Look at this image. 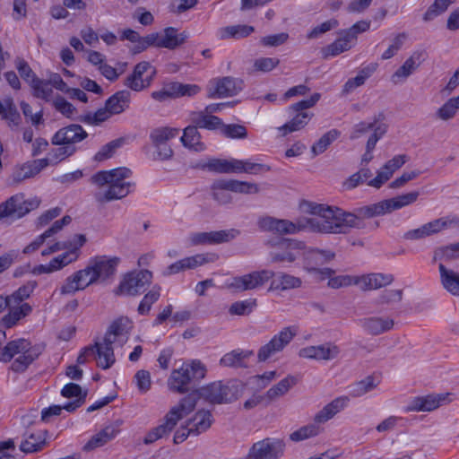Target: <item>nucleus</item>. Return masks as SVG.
Masks as SVG:
<instances>
[{"instance_id": "obj_16", "label": "nucleus", "mask_w": 459, "mask_h": 459, "mask_svg": "<svg viewBox=\"0 0 459 459\" xmlns=\"http://www.w3.org/2000/svg\"><path fill=\"white\" fill-rule=\"evenodd\" d=\"M274 275L275 273L272 270L253 271L249 273L234 277L230 287L238 291L260 289L273 278Z\"/></svg>"}, {"instance_id": "obj_43", "label": "nucleus", "mask_w": 459, "mask_h": 459, "mask_svg": "<svg viewBox=\"0 0 459 459\" xmlns=\"http://www.w3.org/2000/svg\"><path fill=\"white\" fill-rule=\"evenodd\" d=\"M438 270L444 289L455 296H459V273L447 269L442 263L439 264Z\"/></svg>"}, {"instance_id": "obj_58", "label": "nucleus", "mask_w": 459, "mask_h": 459, "mask_svg": "<svg viewBox=\"0 0 459 459\" xmlns=\"http://www.w3.org/2000/svg\"><path fill=\"white\" fill-rule=\"evenodd\" d=\"M59 147L52 149L48 152V157L45 158L48 160L49 164H57L65 159L74 155L77 148L66 145H58Z\"/></svg>"}, {"instance_id": "obj_39", "label": "nucleus", "mask_w": 459, "mask_h": 459, "mask_svg": "<svg viewBox=\"0 0 459 459\" xmlns=\"http://www.w3.org/2000/svg\"><path fill=\"white\" fill-rule=\"evenodd\" d=\"M112 344L103 339L102 342H96L93 345L95 347L94 359H97L98 366L103 369L111 368L116 361Z\"/></svg>"}, {"instance_id": "obj_14", "label": "nucleus", "mask_w": 459, "mask_h": 459, "mask_svg": "<svg viewBox=\"0 0 459 459\" xmlns=\"http://www.w3.org/2000/svg\"><path fill=\"white\" fill-rule=\"evenodd\" d=\"M297 329L294 326H288L275 334L266 344L263 345L258 352L257 359L260 362L266 361L274 354L283 351V349L296 336Z\"/></svg>"}, {"instance_id": "obj_47", "label": "nucleus", "mask_w": 459, "mask_h": 459, "mask_svg": "<svg viewBox=\"0 0 459 459\" xmlns=\"http://www.w3.org/2000/svg\"><path fill=\"white\" fill-rule=\"evenodd\" d=\"M46 445V431L31 433L21 443L20 449L26 453H34L43 449Z\"/></svg>"}, {"instance_id": "obj_23", "label": "nucleus", "mask_w": 459, "mask_h": 459, "mask_svg": "<svg viewBox=\"0 0 459 459\" xmlns=\"http://www.w3.org/2000/svg\"><path fill=\"white\" fill-rule=\"evenodd\" d=\"M243 89V81L233 77H223L211 82L209 98H227L237 95Z\"/></svg>"}, {"instance_id": "obj_22", "label": "nucleus", "mask_w": 459, "mask_h": 459, "mask_svg": "<svg viewBox=\"0 0 459 459\" xmlns=\"http://www.w3.org/2000/svg\"><path fill=\"white\" fill-rule=\"evenodd\" d=\"M87 136L88 134L82 126L72 124L60 128L53 135L51 142L54 145L76 147L75 145L87 138Z\"/></svg>"}, {"instance_id": "obj_62", "label": "nucleus", "mask_w": 459, "mask_h": 459, "mask_svg": "<svg viewBox=\"0 0 459 459\" xmlns=\"http://www.w3.org/2000/svg\"><path fill=\"white\" fill-rule=\"evenodd\" d=\"M256 307L255 299H248L241 301L234 302L230 307V313L231 315L244 316L250 314Z\"/></svg>"}, {"instance_id": "obj_41", "label": "nucleus", "mask_w": 459, "mask_h": 459, "mask_svg": "<svg viewBox=\"0 0 459 459\" xmlns=\"http://www.w3.org/2000/svg\"><path fill=\"white\" fill-rule=\"evenodd\" d=\"M119 432V429L115 425H108L102 429L100 432L91 437V438L84 446V449L89 451L97 447L103 446L112 439H114Z\"/></svg>"}, {"instance_id": "obj_7", "label": "nucleus", "mask_w": 459, "mask_h": 459, "mask_svg": "<svg viewBox=\"0 0 459 459\" xmlns=\"http://www.w3.org/2000/svg\"><path fill=\"white\" fill-rule=\"evenodd\" d=\"M266 246L270 248L271 263L292 264L303 255L306 245L304 242L292 238L269 240Z\"/></svg>"}, {"instance_id": "obj_4", "label": "nucleus", "mask_w": 459, "mask_h": 459, "mask_svg": "<svg viewBox=\"0 0 459 459\" xmlns=\"http://www.w3.org/2000/svg\"><path fill=\"white\" fill-rule=\"evenodd\" d=\"M40 353L39 346H32L27 339L20 338L7 342L3 348L0 351V362L6 363L16 357L10 369L15 373H22L39 358Z\"/></svg>"}, {"instance_id": "obj_53", "label": "nucleus", "mask_w": 459, "mask_h": 459, "mask_svg": "<svg viewBox=\"0 0 459 459\" xmlns=\"http://www.w3.org/2000/svg\"><path fill=\"white\" fill-rule=\"evenodd\" d=\"M459 110V95L448 99L436 112V116L442 121L453 119Z\"/></svg>"}, {"instance_id": "obj_1", "label": "nucleus", "mask_w": 459, "mask_h": 459, "mask_svg": "<svg viewBox=\"0 0 459 459\" xmlns=\"http://www.w3.org/2000/svg\"><path fill=\"white\" fill-rule=\"evenodd\" d=\"M302 208L313 215L310 218H300L302 231L310 230L323 234H347L351 229L347 212L338 207L306 202Z\"/></svg>"}, {"instance_id": "obj_45", "label": "nucleus", "mask_w": 459, "mask_h": 459, "mask_svg": "<svg viewBox=\"0 0 459 459\" xmlns=\"http://www.w3.org/2000/svg\"><path fill=\"white\" fill-rule=\"evenodd\" d=\"M164 89L167 91L170 99H176L183 96H194L200 91V87L195 84H184L178 82H172L165 84Z\"/></svg>"}, {"instance_id": "obj_52", "label": "nucleus", "mask_w": 459, "mask_h": 459, "mask_svg": "<svg viewBox=\"0 0 459 459\" xmlns=\"http://www.w3.org/2000/svg\"><path fill=\"white\" fill-rule=\"evenodd\" d=\"M420 195V193L418 191L410 192L407 194H403L401 195H398L396 197L385 200L387 207L388 213L394 211L401 209L404 206H407L411 204H413L416 202Z\"/></svg>"}, {"instance_id": "obj_64", "label": "nucleus", "mask_w": 459, "mask_h": 459, "mask_svg": "<svg viewBox=\"0 0 459 459\" xmlns=\"http://www.w3.org/2000/svg\"><path fill=\"white\" fill-rule=\"evenodd\" d=\"M459 258V255L455 250L452 244L437 247L434 251L433 259L435 261H452Z\"/></svg>"}, {"instance_id": "obj_5", "label": "nucleus", "mask_w": 459, "mask_h": 459, "mask_svg": "<svg viewBox=\"0 0 459 459\" xmlns=\"http://www.w3.org/2000/svg\"><path fill=\"white\" fill-rule=\"evenodd\" d=\"M197 403V395L190 394L182 398L179 403L172 407L164 417V421L152 429L144 437L143 443L152 444L158 439L169 436L178 422L194 411Z\"/></svg>"}, {"instance_id": "obj_40", "label": "nucleus", "mask_w": 459, "mask_h": 459, "mask_svg": "<svg viewBox=\"0 0 459 459\" xmlns=\"http://www.w3.org/2000/svg\"><path fill=\"white\" fill-rule=\"evenodd\" d=\"M131 93L126 90L118 91L110 96L105 102L109 113L119 115L129 108Z\"/></svg>"}, {"instance_id": "obj_8", "label": "nucleus", "mask_w": 459, "mask_h": 459, "mask_svg": "<svg viewBox=\"0 0 459 459\" xmlns=\"http://www.w3.org/2000/svg\"><path fill=\"white\" fill-rule=\"evenodd\" d=\"M320 97L319 93H314L309 99L300 100L289 107V113L292 116V118L278 128L279 131L282 132V135L299 131L308 124L313 113L308 112L307 109L314 107Z\"/></svg>"}, {"instance_id": "obj_33", "label": "nucleus", "mask_w": 459, "mask_h": 459, "mask_svg": "<svg viewBox=\"0 0 459 459\" xmlns=\"http://www.w3.org/2000/svg\"><path fill=\"white\" fill-rule=\"evenodd\" d=\"M347 396H339L324 406L314 417L316 425L323 424L333 419L337 413L344 410L349 404Z\"/></svg>"}, {"instance_id": "obj_61", "label": "nucleus", "mask_w": 459, "mask_h": 459, "mask_svg": "<svg viewBox=\"0 0 459 459\" xmlns=\"http://www.w3.org/2000/svg\"><path fill=\"white\" fill-rule=\"evenodd\" d=\"M193 122L197 127L206 129H215L221 125V120L216 116L201 112L196 114L193 118Z\"/></svg>"}, {"instance_id": "obj_35", "label": "nucleus", "mask_w": 459, "mask_h": 459, "mask_svg": "<svg viewBox=\"0 0 459 459\" xmlns=\"http://www.w3.org/2000/svg\"><path fill=\"white\" fill-rule=\"evenodd\" d=\"M47 166H48V160L46 159L28 161L14 170L13 174V180L15 183H20L25 179L33 178Z\"/></svg>"}, {"instance_id": "obj_38", "label": "nucleus", "mask_w": 459, "mask_h": 459, "mask_svg": "<svg viewBox=\"0 0 459 459\" xmlns=\"http://www.w3.org/2000/svg\"><path fill=\"white\" fill-rule=\"evenodd\" d=\"M338 35L339 37L336 40L322 49V53L325 58L336 56L345 51L350 50L355 45L356 42L352 39V36L345 34L343 30H340Z\"/></svg>"}, {"instance_id": "obj_42", "label": "nucleus", "mask_w": 459, "mask_h": 459, "mask_svg": "<svg viewBox=\"0 0 459 459\" xmlns=\"http://www.w3.org/2000/svg\"><path fill=\"white\" fill-rule=\"evenodd\" d=\"M197 128L195 125L186 127L180 141L186 148L199 152L204 151L206 147L201 142V135Z\"/></svg>"}, {"instance_id": "obj_10", "label": "nucleus", "mask_w": 459, "mask_h": 459, "mask_svg": "<svg viewBox=\"0 0 459 459\" xmlns=\"http://www.w3.org/2000/svg\"><path fill=\"white\" fill-rule=\"evenodd\" d=\"M40 200L37 197L25 200L22 194L13 195L0 204V219L11 217L20 219L39 207Z\"/></svg>"}, {"instance_id": "obj_30", "label": "nucleus", "mask_w": 459, "mask_h": 459, "mask_svg": "<svg viewBox=\"0 0 459 459\" xmlns=\"http://www.w3.org/2000/svg\"><path fill=\"white\" fill-rule=\"evenodd\" d=\"M303 256L305 258V269L308 273H312L335 257V253L332 250L310 249L304 250Z\"/></svg>"}, {"instance_id": "obj_37", "label": "nucleus", "mask_w": 459, "mask_h": 459, "mask_svg": "<svg viewBox=\"0 0 459 459\" xmlns=\"http://www.w3.org/2000/svg\"><path fill=\"white\" fill-rule=\"evenodd\" d=\"M394 281L392 274L385 273H368L361 276H358V284L362 290H372L380 289L382 287L391 284Z\"/></svg>"}, {"instance_id": "obj_59", "label": "nucleus", "mask_w": 459, "mask_h": 459, "mask_svg": "<svg viewBox=\"0 0 459 459\" xmlns=\"http://www.w3.org/2000/svg\"><path fill=\"white\" fill-rule=\"evenodd\" d=\"M456 0H435L423 15L425 22H430L445 13Z\"/></svg>"}, {"instance_id": "obj_57", "label": "nucleus", "mask_w": 459, "mask_h": 459, "mask_svg": "<svg viewBox=\"0 0 459 459\" xmlns=\"http://www.w3.org/2000/svg\"><path fill=\"white\" fill-rule=\"evenodd\" d=\"M160 286L155 285L144 295L137 308L140 315L149 314L152 304L158 301L160 297Z\"/></svg>"}, {"instance_id": "obj_25", "label": "nucleus", "mask_w": 459, "mask_h": 459, "mask_svg": "<svg viewBox=\"0 0 459 459\" xmlns=\"http://www.w3.org/2000/svg\"><path fill=\"white\" fill-rule=\"evenodd\" d=\"M132 328L133 322L128 317H120L110 325L104 339L108 342H117L122 346L127 342Z\"/></svg>"}, {"instance_id": "obj_34", "label": "nucleus", "mask_w": 459, "mask_h": 459, "mask_svg": "<svg viewBox=\"0 0 459 459\" xmlns=\"http://www.w3.org/2000/svg\"><path fill=\"white\" fill-rule=\"evenodd\" d=\"M187 38L186 31L178 33L176 28L168 27L163 30L162 34L158 33L156 47L175 49L184 44Z\"/></svg>"}, {"instance_id": "obj_2", "label": "nucleus", "mask_w": 459, "mask_h": 459, "mask_svg": "<svg viewBox=\"0 0 459 459\" xmlns=\"http://www.w3.org/2000/svg\"><path fill=\"white\" fill-rule=\"evenodd\" d=\"M120 258L117 256L98 255L91 258L88 265L67 277L60 288L62 295L74 294L97 281H105L113 276Z\"/></svg>"}, {"instance_id": "obj_28", "label": "nucleus", "mask_w": 459, "mask_h": 459, "mask_svg": "<svg viewBox=\"0 0 459 459\" xmlns=\"http://www.w3.org/2000/svg\"><path fill=\"white\" fill-rule=\"evenodd\" d=\"M74 244L70 247V248H67L68 251L51 260V266L54 267L56 271L62 269L78 259L79 250L86 242V238L84 235L77 234L74 235Z\"/></svg>"}, {"instance_id": "obj_6", "label": "nucleus", "mask_w": 459, "mask_h": 459, "mask_svg": "<svg viewBox=\"0 0 459 459\" xmlns=\"http://www.w3.org/2000/svg\"><path fill=\"white\" fill-rule=\"evenodd\" d=\"M205 374L206 368L200 360L184 363L180 368L172 370L168 378V387L175 393H187L195 385V382L205 377Z\"/></svg>"}, {"instance_id": "obj_26", "label": "nucleus", "mask_w": 459, "mask_h": 459, "mask_svg": "<svg viewBox=\"0 0 459 459\" xmlns=\"http://www.w3.org/2000/svg\"><path fill=\"white\" fill-rule=\"evenodd\" d=\"M201 396L212 403H227L231 402L232 394L229 385L222 382H213L201 389Z\"/></svg>"}, {"instance_id": "obj_32", "label": "nucleus", "mask_w": 459, "mask_h": 459, "mask_svg": "<svg viewBox=\"0 0 459 459\" xmlns=\"http://www.w3.org/2000/svg\"><path fill=\"white\" fill-rule=\"evenodd\" d=\"M424 58L425 53L423 51L413 52L392 75V82L397 84L406 80L420 66Z\"/></svg>"}, {"instance_id": "obj_20", "label": "nucleus", "mask_w": 459, "mask_h": 459, "mask_svg": "<svg viewBox=\"0 0 459 459\" xmlns=\"http://www.w3.org/2000/svg\"><path fill=\"white\" fill-rule=\"evenodd\" d=\"M341 352L338 345L328 342L320 345H310L299 351V356L303 359L315 360H333L336 359Z\"/></svg>"}, {"instance_id": "obj_44", "label": "nucleus", "mask_w": 459, "mask_h": 459, "mask_svg": "<svg viewBox=\"0 0 459 459\" xmlns=\"http://www.w3.org/2000/svg\"><path fill=\"white\" fill-rule=\"evenodd\" d=\"M377 64L371 63L359 71L354 78L349 79L343 85L342 92L348 94L356 88L363 85L368 78H369L377 70Z\"/></svg>"}, {"instance_id": "obj_11", "label": "nucleus", "mask_w": 459, "mask_h": 459, "mask_svg": "<svg viewBox=\"0 0 459 459\" xmlns=\"http://www.w3.org/2000/svg\"><path fill=\"white\" fill-rule=\"evenodd\" d=\"M285 442L281 438L266 437L250 447L247 459H279L284 454Z\"/></svg>"}, {"instance_id": "obj_48", "label": "nucleus", "mask_w": 459, "mask_h": 459, "mask_svg": "<svg viewBox=\"0 0 459 459\" xmlns=\"http://www.w3.org/2000/svg\"><path fill=\"white\" fill-rule=\"evenodd\" d=\"M220 187L229 188L230 191L239 194H256L259 192V187L255 183L246 181H239L236 179H221Z\"/></svg>"}, {"instance_id": "obj_31", "label": "nucleus", "mask_w": 459, "mask_h": 459, "mask_svg": "<svg viewBox=\"0 0 459 459\" xmlns=\"http://www.w3.org/2000/svg\"><path fill=\"white\" fill-rule=\"evenodd\" d=\"M359 325L368 334L379 335L393 329L394 322L390 317L369 316L359 319Z\"/></svg>"}, {"instance_id": "obj_60", "label": "nucleus", "mask_w": 459, "mask_h": 459, "mask_svg": "<svg viewBox=\"0 0 459 459\" xmlns=\"http://www.w3.org/2000/svg\"><path fill=\"white\" fill-rule=\"evenodd\" d=\"M340 135V132L336 129H332L325 133L311 148L314 156L323 153L328 146L335 141Z\"/></svg>"}, {"instance_id": "obj_50", "label": "nucleus", "mask_w": 459, "mask_h": 459, "mask_svg": "<svg viewBox=\"0 0 459 459\" xmlns=\"http://www.w3.org/2000/svg\"><path fill=\"white\" fill-rule=\"evenodd\" d=\"M254 30V27L249 25H233L219 29L217 35L221 39H240L250 35Z\"/></svg>"}, {"instance_id": "obj_17", "label": "nucleus", "mask_w": 459, "mask_h": 459, "mask_svg": "<svg viewBox=\"0 0 459 459\" xmlns=\"http://www.w3.org/2000/svg\"><path fill=\"white\" fill-rule=\"evenodd\" d=\"M385 201L365 205L354 209L352 212H347L350 229L362 230L366 227L365 219L381 216L388 213Z\"/></svg>"}, {"instance_id": "obj_19", "label": "nucleus", "mask_w": 459, "mask_h": 459, "mask_svg": "<svg viewBox=\"0 0 459 459\" xmlns=\"http://www.w3.org/2000/svg\"><path fill=\"white\" fill-rule=\"evenodd\" d=\"M450 393L429 394L413 397L405 408L406 411H432L451 402Z\"/></svg>"}, {"instance_id": "obj_46", "label": "nucleus", "mask_w": 459, "mask_h": 459, "mask_svg": "<svg viewBox=\"0 0 459 459\" xmlns=\"http://www.w3.org/2000/svg\"><path fill=\"white\" fill-rule=\"evenodd\" d=\"M9 307L10 311L2 319L4 325L7 328L13 327L18 321L30 315L32 311L31 306L28 303Z\"/></svg>"}, {"instance_id": "obj_12", "label": "nucleus", "mask_w": 459, "mask_h": 459, "mask_svg": "<svg viewBox=\"0 0 459 459\" xmlns=\"http://www.w3.org/2000/svg\"><path fill=\"white\" fill-rule=\"evenodd\" d=\"M453 227L459 228V217L454 216L451 218L444 217L436 219L423 224L418 229L408 230L404 233L403 238L408 240L422 239Z\"/></svg>"}, {"instance_id": "obj_63", "label": "nucleus", "mask_w": 459, "mask_h": 459, "mask_svg": "<svg viewBox=\"0 0 459 459\" xmlns=\"http://www.w3.org/2000/svg\"><path fill=\"white\" fill-rule=\"evenodd\" d=\"M32 87L37 98L48 100L52 96L53 90L48 81L34 78L32 80Z\"/></svg>"}, {"instance_id": "obj_29", "label": "nucleus", "mask_w": 459, "mask_h": 459, "mask_svg": "<svg viewBox=\"0 0 459 459\" xmlns=\"http://www.w3.org/2000/svg\"><path fill=\"white\" fill-rule=\"evenodd\" d=\"M254 355L250 350L235 349L225 353L220 359V366L232 368H247L249 359Z\"/></svg>"}, {"instance_id": "obj_13", "label": "nucleus", "mask_w": 459, "mask_h": 459, "mask_svg": "<svg viewBox=\"0 0 459 459\" xmlns=\"http://www.w3.org/2000/svg\"><path fill=\"white\" fill-rule=\"evenodd\" d=\"M156 68L150 62L138 63L124 82V85L134 91H141L148 88L156 75Z\"/></svg>"}, {"instance_id": "obj_21", "label": "nucleus", "mask_w": 459, "mask_h": 459, "mask_svg": "<svg viewBox=\"0 0 459 459\" xmlns=\"http://www.w3.org/2000/svg\"><path fill=\"white\" fill-rule=\"evenodd\" d=\"M260 230L264 231L276 232L279 234H296L302 231L303 226L299 223V219L295 222L289 220H280L273 217L265 216L258 220Z\"/></svg>"}, {"instance_id": "obj_15", "label": "nucleus", "mask_w": 459, "mask_h": 459, "mask_svg": "<svg viewBox=\"0 0 459 459\" xmlns=\"http://www.w3.org/2000/svg\"><path fill=\"white\" fill-rule=\"evenodd\" d=\"M152 273L148 270L126 274L118 286V294L136 296L143 293L152 283Z\"/></svg>"}, {"instance_id": "obj_54", "label": "nucleus", "mask_w": 459, "mask_h": 459, "mask_svg": "<svg viewBox=\"0 0 459 459\" xmlns=\"http://www.w3.org/2000/svg\"><path fill=\"white\" fill-rule=\"evenodd\" d=\"M37 287V281H30L8 296L12 306H18L23 300L29 299Z\"/></svg>"}, {"instance_id": "obj_9", "label": "nucleus", "mask_w": 459, "mask_h": 459, "mask_svg": "<svg viewBox=\"0 0 459 459\" xmlns=\"http://www.w3.org/2000/svg\"><path fill=\"white\" fill-rule=\"evenodd\" d=\"M179 129L176 127L162 126L151 131L150 140L155 148L152 153L154 160H168L173 157L174 152L169 145V141L178 136Z\"/></svg>"}, {"instance_id": "obj_27", "label": "nucleus", "mask_w": 459, "mask_h": 459, "mask_svg": "<svg viewBox=\"0 0 459 459\" xmlns=\"http://www.w3.org/2000/svg\"><path fill=\"white\" fill-rule=\"evenodd\" d=\"M215 255L211 254H197L189 257L183 258L175 262L167 267L163 273L164 275H171L186 269H194L204 264L213 262Z\"/></svg>"}, {"instance_id": "obj_49", "label": "nucleus", "mask_w": 459, "mask_h": 459, "mask_svg": "<svg viewBox=\"0 0 459 459\" xmlns=\"http://www.w3.org/2000/svg\"><path fill=\"white\" fill-rule=\"evenodd\" d=\"M187 425L190 427L193 434L199 435L211 427L212 414L209 411H199L187 422Z\"/></svg>"}, {"instance_id": "obj_56", "label": "nucleus", "mask_w": 459, "mask_h": 459, "mask_svg": "<svg viewBox=\"0 0 459 459\" xmlns=\"http://www.w3.org/2000/svg\"><path fill=\"white\" fill-rule=\"evenodd\" d=\"M378 381L372 376H368L364 379L355 383L351 386L350 394L353 397H360L367 393L374 390L377 385Z\"/></svg>"}, {"instance_id": "obj_51", "label": "nucleus", "mask_w": 459, "mask_h": 459, "mask_svg": "<svg viewBox=\"0 0 459 459\" xmlns=\"http://www.w3.org/2000/svg\"><path fill=\"white\" fill-rule=\"evenodd\" d=\"M297 379L293 376H287L281 379L279 383L272 386L265 394V396L270 401H273L289 392V390L295 385Z\"/></svg>"}, {"instance_id": "obj_24", "label": "nucleus", "mask_w": 459, "mask_h": 459, "mask_svg": "<svg viewBox=\"0 0 459 459\" xmlns=\"http://www.w3.org/2000/svg\"><path fill=\"white\" fill-rule=\"evenodd\" d=\"M408 160V156L405 154H399L389 160L377 172V175L373 179L368 182V186L380 188L386 181H388L394 171L399 169Z\"/></svg>"}, {"instance_id": "obj_36", "label": "nucleus", "mask_w": 459, "mask_h": 459, "mask_svg": "<svg viewBox=\"0 0 459 459\" xmlns=\"http://www.w3.org/2000/svg\"><path fill=\"white\" fill-rule=\"evenodd\" d=\"M270 290L287 291L302 287L301 278L286 272H279L272 278Z\"/></svg>"}, {"instance_id": "obj_18", "label": "nucleus", "mask_w": 459, "mask_h": 459, "mask_svg": "<svg viewBox=\"0 0 459 459\" xmlns=\"http://www.w3.org/2000/svg\"><path fill=\"white\" fill-rule=\"evenodd\" d=\"M240 231L237 229L221 230L209 232H194L188 236L191 246L218 245L235 239Z\"/></svg>"}, {"instance_id": "obj_55", "label": "nucleus", "mask_w": 459, "mask_h": 459, "mask_svg": "<svg viewBox=\"0 0 459 459\" xmlns=\"http://www.w3.org/2000/svg\"><path fill=\"white\" fill-rule=\"evenodd\" d=\"M322 432V429L315 422L307 424L293 431L290 435V439L293 442H300L310 437L318 436Z\"/></svg>"}, {"instance_id": "obj_3", "label": "nucleus", "mask_w": 459, "mask_h": 459, "mask_svg": "<svg viewBox=\"0 0 459 459\" xmlns=\"http://www.w3.org/2000/svg\"><path fill=\"white\" fill-rule=\"evenodd\" d=\"M132 171L127 168H117L110 170H101L91 178L92 183L100 187L107 186L96 195L99 202H109L126 197L134 186V183L127 182Z\"/></svg>"}]
</instances>
